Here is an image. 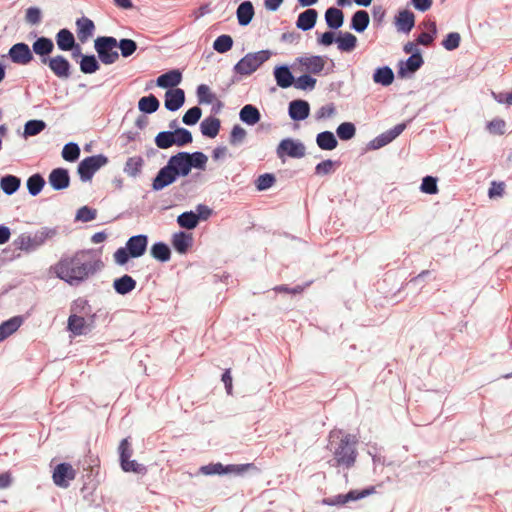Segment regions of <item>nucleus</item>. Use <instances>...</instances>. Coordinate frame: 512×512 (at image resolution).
<instances>
[{
    "label": "nucleus",
    "mask_w": 512,
    "mask_h": 512,
    "mask_svg": "<svg viewBox=\"0 0 512 512\" xmlns=\"http://www.w3.org/2000/svg\"><path fill=\"white\" fill-rule=\"evenodd\" d=\"M102 267L103 262L95 250L82 249L72 255H62L51 269L70 286H78L93 277Z\"/></svg>",
    "instance_id": "nucleus-1"
},
{
    "label": "nucleus",
    "mask_w": 512,
    "mask_h": 512,
    "mask_svg": "<svg viewBox=\"0 0 512 512\" xmlns=\"http://www.w3.org/2000/svg\"><path fill=\"white\" fill-rule=\"evenodd\" d=\"M356 437L351 434H345L340 441L331 448L333 460L330 461L333 467H342L350 469L354 466L357 459Z\"/></svg>",
    "instance_id": "nucleus-2"
},
{
    "label": "nucleus",
    "mask_w": 512,
    "mask_h": 512,
    "mask_svg": "<svg viewBox=\"0 0 512 512\" xmlns=\"http://www.w3.org/2000/svg\"><path fill=\"white\" fill-rule=\"evenodd\" d=\"M272 56V51L265 49L257 52L247 53L233 67L235 75L249 76L253 74Z\"/></svg>",
    "instance_id": "nucleus-3"
},
{
    "label": "nucleus",
    "mask_w": 512,
    "mask_h": 512,
    "mask_svg": "<svg viewBox=\"0 0 512 512\" xmlns=\"http://www.w3.org/2000/svg\"><path fill=\"white\" fill-rule=\"evenodd\" d=\"M58 234L57 228L42 227L33 236L21 234L15 241V246L24 251H32L43 245L47 240Z\"/></svg>",
    "instance_id": "nucleus-4"
},
{
    "label": "nucleus",
    "mask_w": 512,
    "mask_h": 512,
    "mask_svg": "<svg viewBox=\"0 0 512 512\" xmlns=\"http://www.w3.org/2000/svg\"><path fill=\"white\" fill-rule=\"evenodd\" d=\"M118 40L113 36H99L94 40V49L99 61L105 65L114 64L119 59Z\"/></svg>",
    "instance_id": "nucleus-5"
},
{
    "label": "nucleus",
    "mask_w": 512,
    "mask_h": 512,
    "mask_svg": "<svg viewBox=\"0 0 512 512\" xmlns=\"http://www.w3.org/2000/svg\"><path fill=\"white\" fill-rule=\"evenodd\" d=\"M109 162L104 154L92 155L81 160L77 166V173L82 182L90 181L94 174Z\"/></svg>",
    "instance_id": "nucleus-6"
},
{
    "label": "nucleus",
    "mask_w": 512,
    "mask_h": 512,
    "mask_svg": "<svg viewBox=\"0 0 512 512\" xmlns=\"http://www.w3.org/2000/svg\"><path fill=\"white\" fill-rule=\"evenodd\" d=\"M253 467V464H229L223 465L222 463H210L208 465L201 466L199 471L203 475H225L235 474L242 475L248 469Z\"/></svg>",
    "instance_id": "nucleus-7"
},
{
    "label": "nucleus",
    "mask_w": 512,
    "mask_h": 512,
    "mask_svg": "<svg viewBox=\"0 0 512 512\" xmlns=\"http://www.w3.org/2000/svg\"><path fill=\"white\" fill-rule=\"evenodd\" d=\"M276 154L279 159H284V157L288 156L295 159L303 158L306 154L305 145L299 141L292 138H285L280 141L277 146Z\"/></svg>",
    "instance_id": "nucleus-8"
},
{
    "label": "nucleus",
    "mask_w": 512,
    "mask_h": 512,
    "mask_svg": "<svg viewBox=\"0 0 512 512\" xmlns=\"http://www.w3.org/2000/svg\"><path fill=\"white\" fill-rule=\"evenodd\" d=\"M373 486L363 489L361 491L351 490L346 494H338L332 497L325 498L323 503L328 506L344 505L350 501H356L374 493Z\"/></svg>",
    "instance_id": "nucleus-9"
},
{
    "label": "nucleus",
    "mask_w": 512,
    "mask_h": 512,
    "mask_svg": "<svg viewBox=\"0 0 512 512\" xmlns=\"http://www.w3.org/2000/svg\"><path fill=\"white\" fill-rule=\"evenodd\" d=\"M8 57L14 64L28 65L33 59L31 48L24 42H18L12 45L8 51Z\"/></svg>",
    "instance_id": "nucleus-10"
},
{
    "label": "nucleus",
    "mask_w": 512,
    "mask_h": 512,
    "mask_svg": "<svg viewBox=\"0 0 512 512\" xmlns=\"http://www.w3.org/2000/svg\"><path fill=\"white\" fill-rule=\"evenodd\" d=\"M424 64L421 52H413L406 60H401L398 63V77L407 78L418 71Z\"/></svg>",
    "instance_id": "nucleus-11"
},
{
    "label": "nucleus",
    "mask_w": 512,
    "mask_h": 512,
    "mask_svg": "<svg viewBox=\"0 0 512 512\" xmlns=\"http://www.w3.org/2000/svg\"><path fill=\"white\" fill-rule=\"evenodd\" d=\"M406 126V123H400L393 128L381 133L369 142V149L377 150L388 145L405 130Z\"/></svg>",
    "instance_id": "nucleus-12"
},
{
    "label": "nucleus",
    "mask_w": 512,
    "mask_h": 512,
    "mask_svg": "<svg viewBox=\"0 0 512 512\" xmlns=\"http://www.w3.org/2000/svg\"><path fill=\"white\" fill-rule=\"evenodd\" d=\"M166 165L169 167V169H171L177 178L186 177L191 172L185 151H180L170 156Z\"/></svg>",
    "instance_id": "nucleus-13"
},
{
    "label": "nucleus",
    "mask_w": 512,
    "mask_h": 512,
    "mask_svg": "<svg viewBox=\"0 0 512 512\" xmlns=\"http://www.w3.org/2000/svg\"><path fill=\"white\" fill-rule=\"evenodd\" d=\"M75 476L76 472L71 464L60 463L54 468L52 478L58 487L67 488L69 481L73 480Z\"/></svg>",
    "instance_id": "nucleus-14"
},
{
    "label": "nucleus",
    "mask_w": 512,
    "mask_h": 512,
    "mask_svg": "<svg viewBox=\"0 0 512 512\" xmlns=\"http://www.w3.org/2000/svg\"><path fill=\"white\" fill-rule=\"evenodd\" d=\"M94 319L95 315H92L89 322H87L84 317L72 314L68 318L67 328L76 336L84 335L91 331Z\"/></svg>",
    "instance_id": "nucleus-15"
},
{
    "label": "nucleus",
    "mask_w": 512,
    "mask_h": 512,
    "mask_svg": "<svg viewBox=\"0 0 512 512\" xmlns=\"http://www.w3.org/2000/svg\"><path fill=\"white\" fill-rule=\"evenodd\" d=\"M48 183L55 191H62L70 185V174L68 169L58 167L53 169L48 176Z\"/></svg>",
    "instance_id": "nucleus-16"
},
{
    "label": "nucleus",
    "mask_w": 512,
    "mask_h": 512,
    "mask_svg": "<svg viewBox=\"0 0 512 512\" xmlns=\"http://www.w3.org/2000/svg\"><path fill=\"white\" fill-rule=\"evenodd\" d=\"M177 177L175 174L169 169L167 165L163 166L159 169L156 176L152 180V190L153 191H161L169 185L175 183L177 181Z\"/></svg>",
    "instance_id": "nucleus-17"
},
{
    "label": "nucleus",
    "mask_w": 512,
    "mask_h": 512,
    "mask_svg": "<svg viewBox=\"0 0 512 512\" xmlns=\"http://www.w3.org/2000/svg\"><path fill=\"white\" fill-rule=\"evenodd\" d=\"M148 236L145 234H138L131 236L126 242V248L129 250L132 258H139L143 256L147 250Z\"/></svg>",
    "instance_id": "nucleus-18"
},
{
    "label": "nucleus",
    "mask_w": 512,
    "mask_h": 512,
    "mask_svg": "<svg viewBox=\"0 0 512 512\" xmlns=\"http://www.w3.org/2000/svg\"><path fill=\"white\" fill-rule=\"evenodd\" d=\"M185 103V92L181 88L168 89L165 93L164 106L168 111L175 112Z\"/></svg>",
    "instance_id": "nucleus-19"
},
{
    "label": "nucleus",
    "mask_w": 512,
    "mask_h": 512,
    "mask_svg": "<svg viewBox=\"0 0 512 512\" xmlns=\"http://www.w3.org/2000/svg\"><path fill=\"white\" fill-rule=\"evenodd\" d=\"M273 76L278 87L287 89L294 84L295 77L286 64L277 65L273 69Z\"/></svg>",
    "instance_id": "nucleus-20"
},
{
    "label": "nucleus",
    "mask_w": 512,
    "mask_h": 512,
    "mask_svg": "<svg viewBox=\"0 0 512 512\" xmlns=\"http://www.w3.org/2000/svg\"><path fill=\"white\" fill-rule=\"evenodd\" d=\"M50 62V70L56 77L63 80L71 77V64L63 55L52 57Z\"/></svg>",
    "instance_id": "nucleus-21"
},
{
    "label": "nucleus",
    "mask_w": 512,
    "mask_h": 512,
    "mask_svg": "<svg viewBox=\"0 0 512 512\" xmlns=\"http://www.w3.org/2000/svg\"><path fill=\"white\" fill-rule=\"evenodd\" d=\"M310 105L306 100L296 99L289 103L288 114L294 121H302L308 118Z\"/></svg>",
    "instance_id": "nucleus-22"
},
{
    "label": "nucleus",
    "mask_w": 512,
    "mask_h": 512,
    "mask_svg": "<svg viewBox=\"0 0 512 512\" xmlns=\"http://www.w3.org/2000/svg\"><path fill=\"white\" fill-rule=\"evenodd\" d=\"M171 243L175 251L179 254H186L193 245V236L183 231L172 235Z\"/></svg>",
    "instance_id": "nucleus-23"
},
{
    "label": "nucleus",
    "mask_w": 512,
    "mask_h": 512,
    "mask_svg": "<svg viewBox=\"0 0 512 512\" xmlns=\"http://www.w3.org/2000/svg\"><path fill=\"white\" fill-rule=\"evenodd\" d=\"M182 81V73L178 69H173L161 74L156 79V85L160 88L174 89Z\"/></svg>",
    "instance_id": "nucleus-24"
},
{
    "label": "nucleus",
    "mask_w": 512,
    "mask_h": 512,
    "mask_svg": "<svg viewBox=\"0 0 512 512\" xmlns=\"http://www.w3.org/2000/svg\"><path fill=\"white\" fill-rule=\"evenodd\" d=\"M318 18L316 9L308 8L298 15L296 27L302 31H309L314 28Z\"/></svg>",
    "instance_id": "nucleus-25"
},
{
    "label": "nucleus",
    "mask_w": 512,
    "mask_h": 512,
    "mask_svg": "<svg viewBox=\"0 0 512 512\" xmlns=\"http://www.w3.org/2000/svg\"><path fill=\"white\" fill-rule=\"evenodd\" d=\"M56 45L61 51H70L76 46L74 34L67 28L60 29L55 36Z\"/></svg>",
    "instance_id": "nucleus-26"
},
{
    "label": "nucleus",
    "mask_w": 512,
    "mask_h": 512,
    "mask_svg": "<svg viewBox=\"0 0 512 512\" xmlns=\"http://www.w3.org/2000/svg\"><path fill=\"white\" fill-rule=\"evenodd\" d=\"M297 61L312 74H320L325 66L323 57L319 55L299 57Z\"/></svg>",
    "instance_id": "nucleus-27"
},
{
    "label": "nucleus",
    "mask_w": 512,
    "mask_h": 512,
    "mask_svg": "<svg viewBox=\"0 0 512 512\" xmlns=\"http://www.w3.org/2000/svg\"><path fill=\"white\" fill-rule=\"evenodd\" d=\"M54 48L55 45L51 38L40 36L32 43L31 51L37 56H49Z\"/></svg>",
    "instance_id": "nucleus-28"
},
{
    "label": "nucleus",
    "mask_w": 512,
    "mask_h": 512,
    "mask_svg": "<svg viewBox=\"0 0 512 512\" xmlns=\"http://www.w3.org/2000/svg\"><path fill=\"white\" fill-rule=\"evenodd\" d=\"M76 27L78 38L82 43L92 37L95 31L94 22L85 16L76 20Z\"/></svg>",
    "instance_id": "nucleus-29"
},
{
    "label": "nucleus",
    "mask_w": 512,
    "mask_h": 512,
    "mask_svg": "<svg viewBox=\"0 0 512 512\" xmlns=\"http://www.w3.org/2000/svg\"><path fill=\"white\" fill-rule=\"evenodd\" d=\"M255 14L254 6L251 1L246 0L239 4L236 10L238 24L240 26H247L252 21Z\"/></svg>",
    "instance_id": "nucleus-30"
},
{
    "label": "nucleus",
    "mask_w": 512,
    "mask_h": 512,
    "mask_svg": "<svg viewBox=\"0 0 512 512\" xmlns=\"http://www.w3.org/2000/svg\"><path fill=\"white\" fill-rule=\"evenodd\" d=\"M221 128V121L220 119L214 117V116H208L204 120H202L200 124V131L203 136L207 138H215Z\"/></svg>",
    "instance_id": "nucleus-31"
},
{
    "label": "nucleus",
    "mask_w": 512,
    "mask_h": 512,
    "mask_svg": "<svg viewBox=\"0 0 512 512\" xmlns=\"http://www.w3.org/2000/svg\"><path fill=\"white\" fill-rule=\"evenodd\" d=\"M239 118L244 124L253 126L260 121L261 113L255 105L246 104L241 108Z\"/></svg>",
    "instance_id": "nucleus-32"
},
{
    "label": "nucleus",
    "mask_w": 512,
    "mask_h": 512,
    "mask_svg": "<svg viewBox=\"0 0 512 512\" xmlns=\"http://www.w3.org/2000/svg\"><path fill=\"white\" fill-rule=\"evenodd\" d=\"M326 25L332 30H338L344 24V13L341 9L336 7H329L325 11Z\"/></svg>",
    "instance_id": "nucleus-33"
},
{
    "label": "nucleus",
    "mask_w": 512,
    "mask_h": 512,
    "mask_svg": "<svg viewBox=\"0 0 512 512\" xmlns=\"http://www.w3.org/2000/svg\"><path fill=\"white\" fill-rule=\"evenodd\" d=\"M136 285V280L128 274H124L113 281V288L119 295H126L132 292Z\"/></svg>",
    "instance_id": "nucleus-34"
},
{
    "label": "nucleus",
    "mask_w": 512,
    "mask_h": 512,
    "mask_svg": "<svg viewBox=\"0 0 512 512\" xmlns=\"http://www.w3.org/2000/svg\"><path fill=\"white\" fill-rule=\"evenodd\" d=\"M23 323L22 316H14L0 324V342L15 333Z\"/></svg>",
    "instance_id": "nucleus-35"
},
{
    "label": "nucleus",
    "mask_w": 512,
    "mask_h": 512,
    "mask_svg": "<svg viewBox=\"0 0 512 512\" xmlns=\"http://www.w3.org/2000/svg\"><path fill=\"white\" fill-rule=\"evenodd\" d=\"M370 23V17L366 10H357L351 17L350 28L357 33L364 32Z\"/></svg>",
    "instance_id": "nucleus-36"
},
{
    "label": "nucleus",
    "mask_w": 512,
    "mask_h": 512,
    "mask_svg": "<svg viewBox=\"0 0 512 512\" xmlns=\"http://www.w3.org/2000/svg\"><path fill=\"white\" fill-rule=\"evenodd\" d=\"M21 186L20 177L12 174L3 175L0 178V187L4 194L11 196L15 194Z\"/></svg>",
    "instance_id": "nucleus-37"
},
{
    "label": "nucleus",
    "mask_w": 512,
    "mask_h": 512,
    "mask_svg": "<svg viewBox=\"0 0 512 512\" xmlns=\"http://www.w3.org/2000/svg\"><path fill=\"white\" fill-rule=\"evenodd\" d=\"M415 25V16L410 10H402L396 17L398 31L409 33Z\"/></svg>",
    "instance_id": "nucleus-38"
},
{
    "label": "nucleus",
    "mask_w": 512,
    "mask_h": 512,
    "mask_svg": "<svg viewBox=\"0 0 512 512\" xmlns=\"http://www.w3.org/2000/svg\"><path fill=\"white\" fill-rule=\"evenodd\" d=\"M357 42V37L350 32H339L337 35V47L341 52H352Z\"/></svg>",
    "instance_id": "nucleus-39"
},
{
    "label": "nucleus",
    "mask_w": 512,
    "mask_h": 512,
    "mask_svg": "<svg viewBox=\"0 0 512 512\" xmlns=\"http://www.w3.org/2000/svg\"><path fill=\"white\" fill-rule=\"evenodd\" d=\"M372 78L376 84L386 87L393 83L395 75L389 66H382L375 69Z\"/></svg>",
    "instance_id": "nucleus-40"
},
{
    "label": "nucleus",
    "mask_w": 512,
    "mask_h": 512,
    "mask_svg": "<svg viewBox=\"0 0 512 512\" xmlns=\"http://www.w3.org/2000/svg\"><path fill=\"white\" fill-rule=\"evenodd\" d=\"M150 254L155 260L165 263L171 258V249L165 242L158 241L151 246Z\"/></svg>",
    "instance_id": "nucleus-41"
},
{
    "label": "nucleus",
    "mask_w": 512,
    "mask_h": 512,
    "mask_svg": "<svg viewBox=\"0 0 512 512\" xmlns=\"http://www.w3.org/2000/svg\"><path fill=\"white\" fill-rule=\"evenodd\" d=\"M316 144L322 150H333L337 147L338 141L331 131H323L317 134Z\"/></svg>",
    "instance_id": "nucleus-42"
},
{
    "label": "nucleus",
    "mask_w": 512,
    "mask_h": 512,
    "mask_svg": "<svg viewBox=\"0 0 512 512\" xmlns=\"http://www.w3.org/2000/svg\"><path fill=\"white\" fill-rule=\"evenodd\" d=\"M144 160L141 156L129 157L124 165L123 171L129 177L136 178L142 172Z\"/></svg>",
    "instance_id": "nucleus-43"
},
{
    "label": "nucleus",
    "mask_w": 512,
    "mask_h": 512,
    "mask_svg": "<svg viewBox=\"0 0 512 512\" xmlns=\"http://www.w3.org/2000/svg\"><path fill=\"white\" fill-rule=\"evenodd\" d=\"M159 107L160 102L158 98L153 94L144 96L138 101V109L145 114H152L156 112Z\"/></svg>",
    "instance_id": "nucleus-44"
},
{
    "label": "nucleus",
    "mask_w": 512,
    "mask_h": 512,
    "mask_svg": "<svg viewBox=\"0 0 512 512\" xmlns=\"http://www.w3.org/2000/svg\"><path fill=\"white\" fill-rule=\"evenodd\" d=\"M185 155L191 170L193 168L198 170H205L208 161L206 154L201 151H195L192 153L185 151Z\"/></svg>",
    "instance_id": "nucleus-45"
},
{
    "label": "nucleus",
    "mask_w": 512,
    "mask_h": 512,
    "mask_svg": "<svg viewBox=\"0 0 512 512\" xmlns=\"http://www.w3.org/2000/svg\"><path fill=\"white\" fill-rule=\"evenodd\" d=\"M79 65L80 71L84 74H93L100 69L99 59L93 54L83 55Z\"/></svg>",
    "instance_id": "nucleus-46"
},
{
    "label": "nucleus",
    "mask_w": 512,
    "mask_h": 512,
    "mask_svg": "<svg viewBox=\"0 0 512 512\" xmlns=\"http://www.w3.org/2000/svg\"><path fill=\"white\" fill-rule=\"evenodd\" d=\"M45 184V179L40 173L31 175L26 181V186L31 196H37L40 194Z\"/></svg>",
    "instance_id": "nucleus-47"
},
{
    "label": "nucleus",
    "mask_w": 512,
    "mask_h": 512,
    "mask_svg": "<svg viewBox=\"0 0 512 512\" xmlns=\"http://www.w3.org/2000/svg\"><path fill=\"white\" fill-rule=\"evenodd\" d=\"M177 224L181 228H184L187 230H193L198 226L199 221L196 216V213L194 211L190 210V211H185V212L181 213L180 215H178Z\"/></svg>",
    "instance_id": "nucleus-48"
},
{
    "label": "nucleus",
    "mask_w": 512,
    "mask_h": 512,
    "mask_svg": "<svg viewBox=\"0 0 512 512\" xmlns=\"http://www.w3.org/2000/svg\"><path fill=\"white\" fill-rule=\"evenodd\" d=\"M46 126H47V124L44 120H41V119L28 120L24 124L23 136L25 138H28L31 136H36V135L40 134L42 131H44Z\"/></svg>",
    "instance_id": "nucleus-49"
},
{
    "label": "nucleus",
    "mask_w": 512,
    "mask_h": 512,
    "mask_svg": "<svg viewBox=\"0 0 512 512\" xmlns=\"http://www.w3.org/2000/svg\"><path fill=\"white\" fill-rule=\"evenodd\" d=\"M155 145L159 149H169L175 146V140L172 130L161 131L154 138Z\"/></svg>",
    "instance_id": "nucleus-50"
},
{
    "label": "nucleus",
    "mask_w": 512,
    "mask_h": 512,
    "mask_svg": "<svg viewBox=\"0 0 512 512\" xmlns=\"http://www.w3.org/2000/svg\"><path fill=\"white\" fill-rule=\"evenodd\" d=\"M233 38L230 35L222 34L213 42V49L218 53H226L233 47Z\"/></svg>",
    "instance_id": "nucleus-51"
},
{
    "label": "nucleus",
    "mask_w": 512,
    "mask_h": 512,
    "mask_svg": "<svg viewBox=\"0 0 512 512\" xmlns=\"http://www.w3.org/2000/svg\"><path fill=\"white\" fill-rule=\"evenodd\" d=\"M138 48L136 41L129 38H122L118 41L117 49L120 50V55L123 58L132 56Z\"/></svg>",
    "instance_id": "nucleus-52"
},
{
    "label": "nucleus",
    "mask_w": 512,
    "mask_h": 512,
    "mask_svg": "<svg viewBox=\"0 0 512 512\" xmlns=\"http://www.w3.org/2000/svg\"><path fill=\"white\" fill-rule=\"evenodd\" d=\"M175 140V146L184 147L193 141L192 133L186 128H176L172 130Z\"/></svg>",
    "instance_id": "nucleus-53"
},
{
    "label": "nucleus",
    "mask_w": 512,
    "mask_h": 512,
    "mask_svg": "<svg viewBox=\"0 0 512 512\" xmlns=\"http://www.w3.org/2000/svg\"><path fill=\"white\" fill-rule=\"evenodd\" d=\"M336 134L342 141L351 140L356 134V127L352 122H343L337 127Z\"/></svg>",
    "instance_id": "nucleus-54"
},
{
    "label": "nucleus",
    "mask_w": 512,
    "mask_h": 512,
    "mask_svg": "<svg viewBox=\"0 0 512 512\" xmlns=\"http://www.w3.org/2000/svg\"><path fill=\"white\" fill-rule=\"evenodd\" d=\"M317 80L309 74H303L294 80L293 86L303 91H312L316 86Z\"/></svg>",
    "instance_id": "nucleus-55"
},
{
    "label": "nucleus",
    "mask_w": 512,
    "mask_h": 512,
    "mask_svg": "<svg viewBox=\"0 0 512 512\" xmlns=\"http://www.w3.org/2000/svg\"><path fill=\"white\" fill-rule=\"evenodd\" d=\"M80 152V147L77 143L69 142L64 145L61 155L64 160L68 162H75L78 160Z\"/></svg>",
    "instance_id": "nucleus-56"
},
{
    "label": "nucleus",
    "mask_w": 512,
    "mask_h": 512,
    "mask_svg": "<svg viewBox=\"0 0 512 512\" xmlns=\"http://www.w3.org/2000/svg\"><path fill=\"white\" fill-rule=\"evenodd\" d=\"M438 179L434 176L427 175L422 179L420 185L421 192L429 195H435L438 193Z\"/></svg>",
    "instance_id": "nucleus-57"
},
{
    "label": "nucleus",
    "mask_w": 512,
    "mask_h": 512,
    "mask_svg": "<svg viewBox=\"0 0 512 512\" xmlns=\"http://www.w3.org/2000/svg\"><path fill=\"white\" fill-rule=\"evenodd\" d=\"M202 116V110L198 106L191 107L188 109L182 117V122L185 125L193 126L197 124Z\"/></svg>",
    "instance_id": "nucleus-58"
},
{
    "label": "nucleus",
    "mask_w": 512,
    "mask_h": 512,
    "mask_svg": "<svg viewBox=\"0 0 512 512\" xmlns=\"http://www.w3.org/2000/svg\"><path fill=\"white\" fill-rule=\"evenodd\" d=\"M247 136L246 130L241 127L240 125L236 124L233 126L230 136H229V143L232 146H238L242 144Z\"/></svg>",
    "instance_id": "nucleus-59"
},
{
    "label": "nucleus",
    "mask_w": 512,
    "mask_h": 512,
    "mask_svg": "<svg viewBox=\"0 0 512 512\" xmlns=\"http://www.w3.org/2000/svg\"><path fill=\"white\" fill-rule=\"evenodd\" d=\"M199 104H211L215 95L211 93L210 88L206 84H200L196 90Z\"/></svg>",
    "instance_id": "nucleus-60"
},
{
    "label": "nucleus",
    "mask_w": 512,
    "mask_h": 512,
    "mask_svg": "<svg viewBox=\"0 0 512 512\" xmlns=\"http://www.w3.org/2000/svg\"><path fill=\"white\" fill-rule=\"evenodd\" d=\"M121 469L124 472H134L137 474H146L147 468L145 465L138 463L135 460H124V462L120 463Z\"/></svg>",
    "instance_id": "nucleus-61"
},
{
    "label": "nucleus",
    "mask_w": 512,
    "mask_h": 512,
    "mask_svg": "<svg viewBox=\"0 0 512 512\" xmlns=\"http://www.w3.org/2000/svg\"><path fill=\"white\" fill-rule=\"evenodd\" d=\"M97 216V210L89 206H82L76 212L75 220L81 222H90Z\"/></svg>",
    "instance_id": "nucleus-62"
},
{
    "label": "nucleus",
    "mask_w": 512,
    "mask_h": 512,
    "mask_svg": "<svg viewBox=\"0 0 512 512\" xmlns=\"http://www.w3.org/2000/svg\"><path fill=\"white\" fill-rule=\"evenodd\" d=\"M275 181L276 178L272 173H264L257 178L255 186L258 191H264L272 187Z\"/></svg>",
    "instance_id": "nucleus-63"
},
{
    "label": "nucleus",
    "mask_w": 512,
    "mask_h": 512,
    "mask_svg": "<svg viewBox=\"0 0 512 512\" xmlns=\"http://www.w3.org/2000/svg\"><path fill=\"white\" fill-rule=\"evenodd\" d=\"M461 36L458 32H450L446 35L442 41L443 47L448 51L457 49L460 45Z\"/></svg>",
    "instance_id": "nucleus-64"
}]
</instances>
